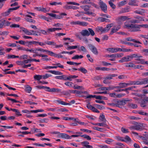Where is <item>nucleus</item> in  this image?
Listing matches in <instances>:
<instances>
[{
  "instance_id": "1",
  "label": "nucleus",
  "mask_w": 148,
  "mask_h": 148,
  "mask_svg": "<svg viewBox=\"0 0 148 148\" xmlns=\"http://www.w3.org/2000/svg\"><path fill=\"white\" fill-rule=\"evenodd\" d=\"M88 31L87 30H82L81 32V34L83 36H88L90 34L92 36L94 35L95 33L93 30L91 28H88Z\"/></svg>"
},
{
  "instance_id": "2",
  "label": "nucleus",
  "mask_w": 148,
  "mask_h": 148,
  "mask_svg": "<svg viewBox=\"0 0 148 148\" xmlns=\"http://www.w3.org/2000/svg\"><path fill=\"white\" fill-rule=\"evenodd\" d=\"M80 8L83 9L84 11L86 12L85 14H90L92 16H94L95 14L93 13V10H92L90 9V7L87 5L84 6H81Z\"/></svg>"
},
{
  "instance_id": "3",
  "label": "nucleus",
  "mask_w": 148,
  "mask_h": 148,
  "mask_svg": "<svg viewBox=\"0 0 148 148\" xmlns=\"http://www.w3.org/2000/svg\"><path fill=\"white\" fill-rule=\"evenodd\" d=\"M88 47L89 49L94 54L97 55L98 54L97 49L94 45L91 44H89Z\"/></svg>"
},
{
  "instance_id": "4",
  "label": "nucleus",
  "mask_w": 148,
  "mask_h": 148,
  "mask_svg": "<svg viewBox=\"0 0 148 148\" xmlns=\"http://www.w3.org/2000/svg\"><path fill=\"white\" fill-rule=\"evenodd\" d=\"M130 19L128 17L125 16H121L117 18L116 20L119 23H121L127 20Z\"/></svg>"
},
{
  "instance_id": "5",
  "label": "nucleus",
  "mask_w": 148,
  "mask_h": 148,
  "mask_svg": "<svg viewBox=\"0 0 148 148\" xmlns=\"http://www.w3.org/2000/svg\"><path fill=\"white\" fill-rule=\"evenodd\" d=\"M133 124L134 125H136L137 130L142 131L144 129L145 127L143 124V123L134 122Z\"/></svg>"
},
{
  "instance_id": "6",
  "label": "nucleus",
  "mask_w": 148,
  "mask_h": 148,
  "mask_svg": "<svg viewBox=\"0 0 148 148\" xmlns=\"http://www.w3.org/2000/svg\"><path fill=\"white\" fill-rule=\"evenodd\" d=\"M123 53H116L115 54H112V55L109 56L110 57H112L113 58V59H110V60L111 61H114L115 60V58L116 57L119 58H121L123 56Z\"/></svg>"
},
{
  "instance_id": "7",
  "label": "nucleus",
  "mask_w": 148,
  "mask_h": 148,
  "mask_svg": "<svg viewBox=\"0 0 148 148\" xmlns=\"http://www.w3.org/2000/svg\"><path fill=\"white\" fill-rule=\"evenodd\" d=\"M71 24L74 25H78L83 26H86L87 25V23H86L79 21H72L71 22Z\"/></svg>"
},
{
  "instance_id": "8",
  "label": "nucleus",
  "mask_w": 148,
  "mask_h": 148,
  "mask_svg": "<svg viewBox=\"0 0 148 148\" xmlns=\"http://www.w3.org/2000/svg\"><path fill=\"white\" fill-rule=\"evenodd\" d=\"M99 5L102 10L105 12L107 10V7L106 4L102 1H100Z\"/></svg>"
},
{
  "instance_id": "9",
  "label": "nucleus",
  "mask_w": 148,
  "mask_h": 148,
  "mask_svg": "<svg viewBox=\"0 0 148 148\" xmlns=\"http://www.w3.org/2000/svg\"><path fill=\"white\" fill-rule=\"evenodd\" d=\"M129 100L127 99H124L121 101H118L116 102V105H118L117 107H119L120 105H125Z\"/></svg>"
},
{
  "instance_id": "10",
  "label": "nucleus",
  "mask_w": 148,
  "mask_h": 148,
  "mask_svg": "<svg viewBox=\"0 0 148 148\" xmlns=\"http://www.w3.org/2000/svg\"><path fill=\"white\" fill-rule=\"evenodd\" d=\"M58 136L59 138H60L71 139V137L69 136L68 135L64 133H60V132H59V134L58 135Z\"/></svg>"
},
{
  "instance_id": "11",
  "label": "nucleus",
  "mask_w": 148,
  "mask_h": 148,
  "mask_svg": "<svg viewBox=\"0 0 148 148\" xmlns=\"http://www.w3.org/2000/svg\"><path fill=\"white\" fill-rule=\"evenodd\" d=\"M120 28V26L119 25H116L113 27L111 29V30L110 32V34L112 35L113 33H115L118 31Z\"/></svg>"
},
{
  "instance_id": "12",
  "label": "nucleus",
  "mask_w": 148,
  "mask_h": 148,
  "mask_svg": "<svg viewBox=\"0 0 148 148\" xmlns=\"http://www.w3.org/2000/svg\"><path fill=\"white\" fill-rule=\"evenodd\" d=\"M132 23H131V21H127L125 23V28H127L129 29H130L133 26V24H132Z\"/></svg>"
},
{
  "instance_id": "13",
  "label": "nucleus",
  "mask_w": 148,
  "mask_h": 148,
  "mask_svg": "<svg viewBox=\"0 0 148 148\" xmlns=\"http://www.w3.org/2000/svg\"><path fill=\"white\" fill-rule=\"evenodd\" d=\"M139 25H133V26L131 29V30L132 32H137L139 30V29L140 28L139 27Z\"/></svg>"
},
{
  "instance_id": "14",
  "label": "nucleus",
  "mask_w": 148,
  "mask_h": 148,
  "mask_svg": "<svg viewBox=\"0 0 148 148\" xmlns=\"http://www.w3.org/2000/svg\"><path fill=\"white\" fill-rule=\"evenodd\" d=\"M63 8L67 10L73 9V10H77L79 8L78 7L71 5H65L63 7Z\"/></svg>"
},
{
  "instance_id": "15",
  "label": "nucleus",
  "mask_w": 148,
  "mask_h": 148,
  "mask_svg": "<svg viewBox=\"0 0 148 148\" xmlns=\"http://www.w3.org/2000/svg\"><path fill=\"white\" fill-rule=\"evenodd\" d=\"M23 15L24 16H25V19L26 21L29 22H33L34 21H33L32 19L31 18H32V17L30 15Z\"/></svg>"
},
{
  "instance_id": "16",
  "label": "nucleus",
  "mask_w": 148,
  "mask_h": 148,
  "mask_svg": "<svg viewBox=\"0 0 148 148\" xmlns=\"http://www.w3.org/2000/svg\"><path fill=\"white\" fill-rule=\"evenodd\" d=\"M145 12V10L142 9H139L134 11V13L136 14L143 15Z\"/></svg>"
},
{
  "instance_id": "17",
  "label": "nucleus",
  "mask_w": 148,
  "mask_h": 148,
  "mask_svg": "<svg viewBox=\"0 0 148 148\" xmlns=\"http://www.w3.org/2000/svg\"><path fill=\"white\" fill-rule=\"evenodd\" d=\"M38 51V48H31L29 49L28 48L26 49L25 51H27L29 52L32 53H36V51Z\"/></svg>"
},
{
  "instance_id": "18",
  "label": "nucleus",
  "mask_w": 148,
  "mask_h": 148,
  "mask_svg": "<svg viewBox=\"0 0 148 148\" xmlns=\"http://www.w3.org/2000/svg\"><path fill=\"white\" fill-rule=\"evenodd\" d=\"M78 77V76L75 75H71L68 77L66 76V80H69L70 81H71L73 79L77 78Z\"/></svg>"
},
{
  "instance_id": "19",
  "label": "nucleus",
  "mask_w": 148,
  "mask_h": 148,
  "mask_svg": "<svg viewBox=\"0 0 148 148\" xmlns=\"http://www.w3.org/2000/svg\"><path fill=\"white\" fill-rule=\"evenodd\" d=\"M125 66L127 67H132L134 69L135 64L132 62L125 64Z\"/></svg>"
},
{
  "instance_id": "20",
  "label": "nucleus",
  "mask_w": 148,
  "mask_h": 148,
  "mask_svg": "<svg viewBox=\"0 0 148 148\" xmlns=\"http://www.w3.org/2000/svg\"><path fill=\"white\" fill-rule=\"evenodd\" d=\"M48 72L55 75H62V73L61 72L54 70H50Z\"/></svg>"
},
{
  "instance_id": "21",
  "label": "nucleus",
  "mask_w": 148,
  "mask_h": 148,
  "mask_svg": "<svg viewBox=\"0 0 148 148\" xmlns=\"http://www.w3.org/2000/svg\"><path fill=\"white\" fill-rule=\"evenodd\" d=\"M132 84L135 85H142V80H140L138 81H135L130 83V85Z\"/></svg>"
},
{
  "instance_id": "22",
  "label": "nucleus",
  "mask_w": 148,
  "mask_h": 148,
  "mask_svg": "<svg viewBox=\"0 0 148 148\" xmlns=\"http://www.w3.org/2000/svg\"><path fill=\"white\" fill-rule=\"evenodd\" d=\"M130 85V83H121L119 84V85L120 86L121 88H123L128 85Z\"/></svg>"
},
{
  "instance_id": "23",
  "label": "nucleus",
  "mask_w": 148,
  "mask_h": 148,
  "mask_svg": "<svg viewBox=\"0 0 148 148\" xmlns=\"http://www.w3.org/2000/svg\"><path fill=\"white\" fill-rule=\"evenodd\" d=\"M98 20H99V21L101 22H110V20L109 19L103 17H99L98 18Z\"/></svg>"
},
{
  "instance_id": "24",
  "label": "nucleus",
  "mask_w": 148,
  "mask_h": 148,
  "mask_svg": "<svg viewBox=\"0 0 148 148\" xmlns=\"http://www.w3.org/2000/svg\"><path fill=\"white\" fill-rule=\"evenodd\" d=\"M129 61V60L127 59V56L122 58L119 61V62L121 63Z\"/></svg>"
},
{
  "instance_id": "25",
  "label": "nucleus",
  "mask_w": 148,
  "mask_h": 148,
  "mask_svg": "<svg viewBox=\"0 0 148 148\" xmlns=\"http://www.w3.org/2000/svg\"><path fill=\"white\" fill-rule=\"evenodd\" d=\"M78 71H81L82 73L84 74H86L88 72V71L86 69L82 66L80 67L78 69Z\"/></svg>"
},
{
  "instance_id": "26",
  "label": "nucleus",
  "mask_w": 148,
  "mask_h": 148,
  "mask_svg": "<svg viewBox=\"0 0 148 148\" xmlns=\"http://www.w3.org/2000/svg\"><path fill=\"white\" fill-rule=\"evenodd\" d=\"M108 51H109L112 53H115L117 52V50L116 48L110 47L108 48L107 49Z\"/></svg>"
},
{
  "instance_id": "27",
  "label": "nucleus",
  "mask_w": 148,
  "mask_h": 148,
  "mask_svg": "<svg viewBox=\"0 0 148 148\" xmlns=\"http://www.w3.org/2000/svg\"><path fill=\"white\" fill-rule=\"evenodd\" d=\"M55 78L58 79H64L66 80V76L64 75L56 76L55 77Z\"/></svg>"
},
{
  "instance_id": "28",
  "label": "nucleus",
  "mask_w": 148,
  "mask_h": 148,
  "mask_svg": "<svg viewBox=\"0 0 148 148\" xmlns=\"http://www.w3.org/2000/svg\"><path fill=\"white\" fill-rule=\"evenodd\" d=\"M79 45H77L73 46H68L66 48V49L67 50H71L73 49H76L77 47H78L79 46Z\"/></svg>"
},
{
  "instance_id": "29",
  "label": "nucleus",
  "mask_w": 148,
  "mask_h": 148,
  "mask_svg": "<svg viewBox=\"0 0 148 148\" xmlns=\"http://www.w3.org/2000/svg\"><path fill=\"white\" fill-rule=\"evenodd\" d=\"M32 89V88L28 85H26L25 86V90L28 93H30Z\"/></svg>"
},
{
  "instance_id": "30",
  "label": "nucleus",
  "mask_w": 148,
  "mask_h": 148,
  "mask_svg": "<svg viewBox=\"0 0 148 148\" xmlns=\"http://www.w3.org/2000/svg\"><path fill=\"white\" fill-rule=\"evenodd\" d=\"M34 78L35 80L39 81L42 78V75H36L34 76Z\"/></svg>"
},
{
  "instance_id": "31",
  "label": "nucleus",
  "mask_w": 148,
  "mask_h": 148,
  "mask_svg": "<svg viewBox=\"0 0 148 148\" xmlns=\"http://www.w3.org/2000/svg\"><path fill=\"white\" fill-rule=\"evenodd\" d=\"M127 3V1L125 0L122 1L120 2L117 3L118 5L120 7L123 6Z\"/></svg>"
},
{
  "instance_id": "32",
  "label": "nucleus",
  "mask_w": 148,
  "mask_h": 148,
  "mask_svg": "<svg viewBox=\"0 0 148 148\" xmlns=\"http://www.w3.org/2000/svg\"><path fill=\"white\" fill-rule=\"evenodd\" d=\"M114 24L113 23H110L108 24L107 25L106 27H105L106 31L108 32L112 27L113 26Z\"/></svg>"
},
{
  "instance_id": "33",
  "label": "nucleus",
  "mask_w": 148,
  "mask_h": 148,
  "mask_svg": "<svg viewBox=\"0 0 148 148\" xmlns=\"http://www.w3.org/2000/svg\"><path fill=\"white\" fill-rule=\"evenodd\" d=\"M66 63L69 64L73 65H78L80 64L81 63H77L71 61H68Z\"/></svg>"
},
{
  "instance_id": "34",
  "label": "nucleus",
  "mask_w": 148,
  "mask_h": 148,
  "mask_svg": "<svg viewBox=\"0 0 148 148\" xmlns=\"http://www.w3.org/2000/svg\"><path fill=\"white\" fill-rule=\"evenodd\" d=\"M99 119L101 121L105 122L106 120L105 118V116L103 114H100L99 117Z\"/></svg>"
},
{
  "instance_id": "35",
  "label": "nucleus",
  "mask_w": 148,
  "mask_h": 148,
  "mask_svg": "<svg viewBox=\"0 0 148 148\" xmlns=\"http://www.w3.org/2000/svg\"><path fill=\"white\" fill-rule=\"evenodd\" d=\"M57 68V66H45L44 67V69L46 70H48L49 69H56Z\"/></svg>"
},
{
  "instance_id": "36",
  "label": "nucleus",
  "mask_w": 148,
  "mask_h": 148,
  "mask_svg": "<svg viewBox=\"0 0 148 148\" xmlns=\"http://www.w3.org/2000/svg\"><path fill=\"white\" fill-rule=\"evenodd\" d=\"M48 119H40L38 120L39 123H47L48 121Z\"/></svg>"
},
{
  "instance_id": "37",
  "label": "nucleus",
  "mask_w": 148,
  "mask_h": 148,
  "mask_svg": "<svg viewBox=\"0 0 148 148\" xmlns=\"http://www.w3.org/2000/svg\"><path fill=\"white\" fill-rule=\"evenodd\" d=\"M46 44L49 45H53L54 46L56 45V43L53 41H46L45 42Z\"/></svg>"
},
{
  "instance_id": "38",
  "label": "nucleus",
  "mask_w": 148,
  "mask_h": 148,
  "mask_svg": "<svg viewBox=\"0 0 148 148\" xmlns=\"http://www.w3.org/2000/svg\"><path fill=\"white\" fill-rule=\"evenodd\" d=\"M80 136L86 139L87 140H90L91 139V138L89 136L84 134L81 135Z\"/></svg>"
},
{
  "instance_id": "39",
  "label": "nucleus",
  "mask_w": 148,
  "mask_h": 148,
  "mask_svg": "<svg viewBox=\"0 0 148 148\" xmlns=\"http://www.w3.org/2000/svg\"><path fill=\"white\" fill-rule=\"evenodd\" d=\"M83 57V56H82L76 55L73 57H72V59H81Z\"/></svg>"
},
{
  "instance_id": "40",
  "label": "nucleus",
  "mask_w": 148,
  "mask_h": 148,
  "mask_svg": "<svg viewBox=\"0 0 148 148\" xmlns=\"http://www.w3.org/2000/svg\"><path fill=\"white\" fill-rule=\"evenodd\" d=\"M135 18L137 19L138 21H139V23L142 21H144V20L143 17L141 16H136L134 17Z\"/></svg>"
},
{
  "instance_id": "41",
  "label": "nucleus",
  "mask_w": 148,
  "mask_h": 148,
  "mask_svg": "<svg viewBox=\"0 0 148 148\" xmlns=\"http://www.w3.org/2000/svg\"><path fill=\"white\" fill-rule=\"evenodd\" d=\"M78 49L80 51H82L84 52L87 51V49L83 46H81L80 48H78Z\"/></svg>"
},
{
  "instance_id": "42",
  "label": "nucleus",
  "mask_w": 148,
  "mask_h": 148,
  "mask_svg": "<svg viewBox=\"0 0 148 148\" xmlns=\"http://www.w3.org/2000/svg\"><path fill=\"white\" fill-rule=\"evenodd\" d=\"M29 58H30L29 59L24 60L23 61V63L24 64H26L31 62L32 61L31 57L30 56H29Z\"/></svg>"
},
{
  "instance_id": "43",
  "label": "nucleus",
  "mask_w": 148,
  "mask_h": 148,
  "mask_svg": "<svg viewBox=\"0 0 148 148\" xmlns=\"http://www.w3.org/2000/svg\"><path fill=\"white\" fill-rule=\"evenodd\" d=\"M129 9L127 8H122L120 11L119 13H122L129 12Z\"/></svg>"
},
{
  "instance_id": "44",
  "label": "nucleus",
  "mask_w": 148,
  "mask_h": 148,
  "mask_svg": "<svg viewBox=\"0 0 148 148\" xmlns=\"http://www.w3.org/2000/svg\"><path fill=\"white\" fill-rule=\"evenodd\" d=\"M60 91V90L59 89L53 88H51L50 92H59Z\"/></svg>"
},
{
  "instance_id": "45",
  "label": "nucleus",
  "mask_w": 148,
  "mask_h": 148,
  "mask_svg": "<svg viewBox=\"0 0 148 148\" xmlns=\"http://www.w3.org/2000/svg\"><path fill=\"white\" fill-rule=\"evenodd\" d=\"M98 125L108 128V126L105 123V122H104L103 123H98Z\"/></svg>"
},
{
  "instance_id": "46",
  "label": "nucleus",
  "mask_w": 148,
  "mask_h": 148,
  "mask_svg": "<svg viewBox=\"0 0 148 148\" xmlns=\"http://www.w3.org/2000/svg\"><path fill=\"white\" fill-rule=\"evenodd\" d=\"M136 3L135 0H131L129 2V4L130 5H136Z\"/></svg>"
},
{
  "instance_id": "47",
  "label": "nucleus",
  "mask_w": 148,
  "mask_h": 148,
  "mask_svg": "<svg viewBox=\"0 0 148 148\" xmlns=\"http://www.w3.org/2000/svg\"><path fill=\"white\" fill-rule=\"evenodd\" d=\"M49 8H44L42 6L41 8V11L44 12H46L49 11Z\"/></svg>"
},
{
  "instance_id": "48",
  "label": "nucleus",
  "mask_w": 148,
  "mask_h": 148,
  "mask_svg": "<svg viewBox=\"0 0 148 148\" xmlns=\"http://www.w3.org/2000/svg\"><path fill=\"white\" fill-rule=\"evenodd\" d=\"M50 4L52 5H62V3L61 2L57 3L56 2H52L49 3Z\"/></svg>"
},
{
  "instance_id": "49",
  "label": "nucleus",
  "mask_w": 148,
  "mask_h": 148,
  "mask_svg": "<svg viewBox=\"0 0 148 148\" xmlns=\"http://www.w3.org/2000/svg\"><path fill=\"white\" fill-rule=\"evenodd\" d=\"M131 140L130 138L128 136H126L123 139V141L126 142H128Z\"/></svg>"
},
{
  "instance_id": "50",
  "label": "nucleus",
  "mask_w": 148,
  "mask_h": 148,
  "mask_svg": "<svg viewBox=\"0 0 148 148\" xmlns=\"http://www.w3.org/2000/svg\"><path fill=\"white\" fill-rule=\"evenodd\" d=\"M98 30L103 33L107 32L106 31L105 27V28H103L101 27H99L98 28Z\"/></svg>"
},
{
  "instance_id": "51",
  "label": "nucleus",
  "mask_w": 148,
  "mask_h": 148,
  "mask_svg": "<svg viewBox=\"0 0 148 148\" xmlns=\"http://www.w3.org/2000/svg\"><path fill=\"white\" fill-rule=\"evenodd\" d=\"M38 51H39L41 52H46L48 53L49 50H46L44 49H42L41 48H38Z\"/></svg>"
},
{
  "instance_id": "52",
  "label": "nucleus",
  "mask_w": 148,
  "mask_h": 148,
  "mask_svg": "<svg viewBox=\"0 0 148 148\" xmlns=\"http://www.w3.org/2000/svg\"><path fill=\"white\" fill-rule=\"evenodd\" d=\"M90 0H84L80 2L82 4H86L90 3Z\"/></svg>"
},
{
  "instance_id": "53",
  "label": "nucleus",
  "mask_w": 148,
  "mask_h": 148,
  "mask_svg": "<svg viewBox=\"0 0 148 148\" xmlns=\"http://www.w3.org/2000/svg\"><path fill=\"white\" fill-rule=\"evenodd\" d=\"M28 56L27 55H23L19 57V59L23 60L25 59H27V58Z\"/></svg>"
},
{
  "instance_id": "54",
  "label": "nucleus",
  "mask_w": 148,
  "mask_h": 148,
  "mask_svg": "<svg viewBox=\"0 0 148 148\" xmlns=\"http://www.w3.org/2000/svg\"><path fill=\"white\" fill-rule=\"evenodd\" d=\"M113 141V140L111 139L108 138L105 140V142L106 143L110 144Z\"/></svg>"
},
{
  "instance_id": "55",
  "label": "nucleus",
  "mask_w": 148,
  "mask_h": 148,
  "mask_svg": "<svg viewBox=\"0 0 148 148\" xmlns=\"http://www.w3.org/2000/svg\"><path fill=\"white\" fill-rule=\"evenodd\" d=\"M86 117L88 119L90 120H94L95 119V117L94 116H90L88 115H86Z\"/></svg>"
},
{
  "instance_id": "56",
  "label": "nucleus",
  "mask_w": 148,
  "mask_h": 148,
  "mask_svg": "<svg viewBox=\"0 0 148 148\" xmlns=\"http://www.w3.org/2000/svg\"><path fill=\"white\" fill-rule=\"evenodd\" d=\"M136 60L139 61L138 63H140L142 64H144L145 62V60L141 58H137L136 59Z\"/></svg>"
},
{
  "instance_id": "57",
  "label": "nucleus",
  "mask_w": 148,
  "mask_h": 148,
  "mask_svg": "<svg viewBox=\"0 0 148 148\" xmlns=\"http://www.w3.org/2000/svg\"><path fill=\"white\" fill-rule=\"evenodd\" d=\"M108 3L110 7L113 9H114L116 8L115 5L111 1H109Z\"/></svg>"
},
{
  "instance_id": "58",
  "label": "nucleus",
  "mask_w": 148,
  "mask_h": 148,
  "mask_svg": "<svg viewBox=\"0 0 148 148\" xmlns=\"http://www.w3.org/2000/svg\"><path fill=\"white\" fill-rule=\"evenodd\" d=\"M95 106L98 109L101 110L103 109L104 108L103 106L99 104H95Z\"/></svg>"
},
{
  "instance_id": "59",
  "label": "nucleus",
  "mask_w": 148,
  "mask_h": 148,
  "mask_svg": "<svg viewBox=\"0 0 148 148\" xmlns=\"http://www.w3.org/2000/svg\"><path fill=\"white\" fill-rule=\"evenodd\" d=\"M133 58H136L137 59L142 58V56L139 55L137 54H132Z\"/></svg>"
},
{
  "instance_id": "60",
  "label": "nucleus",
  "mask_w": 148,
  "mask_h": 148,
  "mask_svg": "<svg viewBox=\"0 0 148 148\" xmlns=\"http://www.w3.org/2000/svg\"><path fill=\"white\" fill-rule=\"evenodd\" d=\"M11 12V11L10 10V9H9L8 11L3 13V15L4 16H7L9 14L10 12Z\"/></svg>"
},
{
  "instance_id": "61",
  "label": "nucleus",
  "mask_w": 148,
  "mask_h": 148,
  "mask_svg": "<svg viewBox=\"0 0 148 148\" xmlns=\"http://www.w3.org/2000/svg\"><path fill=\"white\" fill-rule=\"evenodd\" d=\"M10 27L11 28H17L19 27L20 25L16 24H12L10 25Z\"/></svg>"
},
{
  "instance_id": "62",
  "label": "nucleus",
  "mask_w": 148,
  "mask_h": 148,
  "mask_svg": "<svg viewBox=\"0 0 148 148\" xmlns=\"http://www.w3.org/2000/svg\"><path fill=\"white\" fill-rule=\"evenodd\" d=\"M115 75L114 74L110 75H108L106 78L110 80L112 79L113 77H115Z\"/></svg>"
},
{
  "instance_id": "63",
  "label": "nucleus",
  "mask_w": 148,
  "mask_h": 148,
  "mask_svg": "<svg viewBox=\"0 0 148 148\" xmlns=\"http://www.w3.org/2000/svg\"><path fill=\"white\" fill-rule=\"evenodd\" d=\"M142 51L145 55L148 56V49H144Z\"/></svg>"
},
{
  "instance_id": "64",
  "label": "nucleus",
  "mask_w": 148,
  "mask_h": 148,
  "mask_svg": "<svg viewBox=\"0 0 148 148\" xmlns=\"http://www.w3.org/2000/svg\"><path fill=\"white\" fill-rule=\"evenodd\" d=\"M142 81L143 84H148V79L145 78L142 79Z\"/></svg>"
}]
</instances>
